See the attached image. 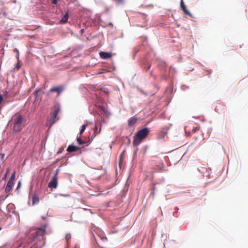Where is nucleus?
Here are the masks:
<instances>
[{
	"label": "nucleus",
	"mask_w": 248,
	"mask_h": 248,
	"mask_svg": "<svg viewBox=\"0 0 248 248\" xmlns=\"http://www.w3.org/2000/svg\"><path fill=\"white\" fill-rule=\"evenodd\" d=\"M46 225H43L31 233L32 246L31 248H41L45 244L44 235L46 233Z\"/></svg>",
	"instance_id": "f257e3e1"
},
{
	"label": "nucleus",
	"mask_w": 248,
	"mask_h": 248,
	"mask_svg": "<svg viewBox=\"0 0 248 248\" xmlns=\"http://www.w3.org/2000/svg\"><path fill=\"white\" fill-rule=\"evenodd\" d=\"M150 130L148 128L145 127L139 130L134 136L133 145L137 146L140 144L143 140L149 135Z\"/></svg>",
	"instance_id": "f03ea898"
},
{
	"label": "nucleus",
	"mask_w": 248,
	"mask_h": 248,
	"mask_svg": "<svg viewBox=\"0 0 248 248\" xmlns=\"http://www.w3.org/2000/svg\"><path fill=\"white\" fill-rule=\"evenodd\" d=\"M23 117L19 114H16L13 118V130L15 133L19 132L23 127Z\"/></svg>",
	"instance_id": "7ed1b4c3"
},
{
	"label": "nucleus",
	"mask_w": 248,
	"mask_h": 248,
	"mask_svg": "<svg viewBox=\"0 0 248 248\" xmlns=\"http://www.w3.org/2000/svg\"><path fill=\"white\" fill-rule=\"evenodd\" d=\"M16 178V171H14L10 178L7 184L6 188L5 189V192L7 193L11 191L13 188L14 184V181Z\"/></svg>",
	"instance_id": "20e7f679"
},
{
	"label": "nucleus",
	"mask_w": 248,
	"mask_h": 248,
	"mask_svg": "<svg viewBox=\"0 0 248 248\" xmlns=\"http://www.w3.org/2000/svg\"><path fill=\"white\" fill-rule=\"evenodd\" d=\"M58 183V177H56V175H54L48 183V186L51 188H56L57 187Z\"/></svg>",
	"instance_id": "39448f33"
},
{
	"label": "nucleus",
	"mask_w": 248,
	"mask_h": 248,
	"mask_svg": "<svg viewBox=\"0 0 248 248\" xmlns=\"http://www.w3.org/2000/svg\"><path fill=\"white\" fill-rule=\"evenodd\" d=\"M169 127H165L163 128V131L159 132L157 135L158 140H163L165 137L167 135V131L169 129Z\"/></svg>",
	"instance_id": "423d86ee"
},
{
	"label": "nucleus",
	"mask_w": 248,
	"mask_h": 248,
	"mask_svg": "<svg viewBox=\"0 0 248 248\" xmlns=\"http://www.w3.org/2000/svg\"><path fill=\"white\" fill-rule=\"evenodd\" d=\"M64 88L62 86L54 87L49 90L50 92H56L59 95L63 90Z\"/></svg>",
	"instance_id": "0eeeda50"
},
{
	"label": "nucleus",
	"mask_w": 248,
	"mask_h": 248,
	"mask_svg": "<svg viewBox=\"0 0 248 248\" xmlns=\"http://www.w3.org/2000/svg\"><path fill=\"white\" fill-rule=\"evenodd\" d=\"M180 6H181V8L182 9V10L183 11V12H184V13L186 15H189V16H191V15L190 14V13L189 12V11L187 10L186 8V5L184 4V2L183 1V0H181V2H180Z\"/></svg>",
	"instance_id": "6e6552de"
},
{
	"label": "nucleus",
	"mask_w": 248,
	"mask_h": 248,
	"mask_svg": "<svg viewBox=\"0 0 248 248\" xmlns=\"http://www.w3.org/2000/svg\"><path fill=\"white\" fill-rule=\"evenodd\" d=\"M100 56L101 58L104 59H107L108 58H111V54L109 52H100Z\"/></svg>",
	"instance_id": "1a4fd4ad"
},
{
	"label": "nucleus",
	"mask_w": 248,
	"mask_h": 248,
	"mask_svg": "<svg viewBox=\"0 0 248 248\" xmlns=\"http://www.w3.org/2000/svg\"><path fill=\"white\" fill-rule=\"evenodd\" d=\"M78 149H79V148L78 147L73 145H71L68 147V148L67 149V151L71 153V152L77 151Z\"/></svg>",
	"instance_id": "9d476101"
},
{
	"label": "nucleus",
	"mask_w": 248,
	"mask_h": 248,
	"mask_svg": "<svg viewBox=\"0 0 248 248\" xmlns=\"http://www.w3.org/2000/svg\"><path fill=\"white\" fill-rule=\"evenodd\" d=\"M137 118L135 117H132L128 120V124L129 126H131L135 124L137 121Z\"/></svg>",
	"instance_id": "9b49d317"
},
{
	"label": "nucleus",
	"mask_w": 248,
	"mask_h": 248,
	"mask_svg": "<svg viewBox=\"0 0 248 248\" xmlns=\"http://www.w3.org/2000/svg\"><path fill=\"white\" fill-rule=\"evenodd\" d=\"M56 122V118L51 117L50 119L46 122V125L50 127Z\"/></svg>",
	"instance_id": "f8f14e48"
},
{
	"label": "nucleus",
	"mask_w": 248,
	"mask_h": 248,
	"mask_svg": "<svg viewBox=\"0 0 248 248\" xmlns=\"http://www.w3.org/2000/svg\"><path fill=\"white\" fill-rule=\"evenodd\" d=\"M39 201V197L36 193H34L32 197V204L37 203Z\"/></svg>",
	"instance_id": "ddd939ff"
},
{
	"label": "nucleus",
	"mask_w": 248,
	"mask_h": 248,
	"mask_svg": "<svg viewBox=\"0 0 248 248\" xmlns=\"http://www.w3.org/2000/svg\"><path fill=\"white\" fill-rule=\"evenodd\" d=\"M68 19V13L67 12L60 20L61 23H65Z\"/></svg>",
	"instance_id": "4468645a"
},
{
	"label": "nucleus",
	"mask_w": 248,
	"mask_h": 248,
	"mask_svg": "<svg viewBox=\"0 0 248 248\" xmlns=\"http://www.w3.org/2000/svg\"><path fill=\"white\" fill-rule=\"evenodd\" d=\"M60 111V108L59 107H57L55 108L52 114V117L55 118L56 119L57 115Z\"/></svg>",
	"instance_id": "2eb2a0df"
},
{
	"label": "nucleus",
	"mask_w": 248,
	"mask_h": 248,
	"mask_svg": "<svg viewBox=\"0 0 248 248\" xmlns=\"http://www.w3.org/2000/svg\"><path fill=\"white\" fill-rule=\"evenodd\" d=\"M17 63H16V65L15 68L17 70H18L21 67V63L19 60L18 55L17 56Z\"/></svg>",
	"instance_id": "dca6fc26"
},
{
	"label": "nucleus",
	"mask_w": 248,
	"mask_h": 248,
	"mask_svg": "<svg viewBox=\"0 0 248 248\" xmlns=\"http://www.w3.org/2000/svg\"><path fill=\"white\" fill-rule=\"evenodd\" d=\"M86 125L87 124H84L83 125H82L81 126V128L80 130V132H79V134H82L84 131H85V129H86Z\"/></svg>",
	"instance_id": "f3484780"
},
{
	"label": "nucleus",
	"mask_w": 248,
	"mask_h": 248,
	"mask_svg": "<svg viewBox=\"0 0 248 248\" xmlns=\"http://www.w3.org/2000/svg\"><path fill=\"white\" fill-rule=\"evenodd\" d=\"M77 140L79 145L83 144V141L82 140L80 137H77Z\"/></svg>",
	"instance_id": "a211bd4d"
},
{
	"label": "nucleus",
	"mask_w": 248,
	"mask_h": 248,
	"mask_svg": "<svg viewBox=\"0 0 248 248\" xmlns=\"http://www.w3.org/2000/svg\"><path fill=\"white\" fill-rule=\"evenodd\" d=\"M9 169H8L7 170H6V173L4 174V175L3 176V178H2V179L5 180L7 178V174L8 173H9Z\"/></svg>",
	"instance_id": "6ab92c4d"
},
{
	"label": "nucleus",
	"mask_w": 248,
	"mask_h": 248,
	"mask_svg": "<svg viewBox=\"0 0 248 248\" xmlns=\"http://www.w3.org/2000/svg\"><path fill=\"white\" fill-rule=\"evenodd\" d=\"M200 129V128L199 127H194L193 128L192 131L194 132H196L197 131L199 130Z\"/></svg>",
	"instance_id": "aec40b11"
},
{
	"label": "nucleus",
	"mask_w": 248,
	"mask_h": 248,
	"mask_svg": "<svg viewBox=\"0 0 248 248\" xmlns=\"http://www.w3.org/2000/svg\"><path fill=\"white\" fill-rule=\"evenodd\" d=\"M63 150H64V148H62V147H61V148L59 149V151L58 152V154H60L62 153V152L63 151Z\"/></svg>",
	"instance_id": "412c9836"
},
{
	"label": "nucleus",
	"mask_w": 248,
	"mask_h": 248,
	"mask_svg": "<svg viewBox=\"0 0 248 248\" xmlns=\"http://www.w3.org/2000/svg\"><path fill=\"white\" fill-rule=\"evenodd\" d=\"M51 2L53 4H57L58 2V0H51Z\"/></svg>",
	"instance_id": "4be33fe9"
},
{
	"label": "nucleus",
	"mask_w": 248,
	"mask_h": 248,
	"mask_svg": "<svg viewBox=\"0 0 248 248\" xmlns=\"http://www.w3.org/2000/svg\"><path fill=\"white\" fill-rule=\"evenodd\" d=\"M90 143H91V142L90 141V140H89L88 141H83V144H86L87 145H88L90 144Z\"/></svg>",
	"instance_id": "5701e85b"
},
{
	"label": "nucleus",
	"mask_w": 248,
	"mask_h": 248,
	"mask_svg": "<svg viewBox=\"0 0 248 248\" xmlns=\"http://www.w3.org/2000/svg\"><path fill=\"white\" fill-rule=\"evenodd\" d=\"M20 186H21V182H18V184L17 185V188H16V189L18 190V189L20 188Z\"/></svg>",
	"instance_id": "b1692460"
},
{
	"label": "nucleus",
	"mask_w": 248,
	"mask_h": 248,
	"mask_svg": "<svg viewBox=\"0 0 248 248\" xmlns=\"http://www.w3.org/2000/svg\"><path fill=\"white\" fill-rule=\"evenodd\" d=\"M70 237H71V236H70V234H67V235H66V237H65L66 239L67 240H69V239H70Z\"/></svg>",
	"instance_id": "393cba45"
},
{
	"label": "nucleus",
	"mask_w": 248,
	"mask_h": 248,
	"mask_svg": "<svg viewBox=\"0 0 248 248\" xmlns=\"http://www.w3.org/2000/svg\"><path fill=\"white\" fill-rule=\"evenodd\" d=\"M58 172H59V170H56V173L55 174V175H56V177H57V175H58Z\"/></svg>",
	"instance_id": "a878e982"
},
{
	"label": "nucleus",
	"mask_w": 248,
	"mask_h": 248,
	"mask_svg": "<svg viewBox=\"0 0 248 248\" xmlns=\"http://www.w3.org/2000/svg\"><path fill=\"white\" fill-rule=\"evenodd\" d=\"M61 195L62 196H64V197H69V194H65V195L61 194Z\"/></svg>",
	"instance_id": "bb28decb"
},
{
	"label": "nucleus",
	"mask_w": 248,
	"mask_h": 248,
	"mask_svg": "<svg viewBox=\"0 0 248 248\" xmlns=\"http://www.w3.org/2000/svg\"><path fill=\"white\" fill-rule=\"evenodd\" d=\"M155 184L154 185L153 187L152 188V191H155Z\"/></svg>",
	"instance_id": "cd10ccee"
},
{
	"label": "nucleus",
	"mask_w": 248,
	"mask_h": 248,
	"mask_svg": "<svg viewBox=\"0 0 248 248\" xmlns=\"http://www.w3.org/2000/svg\"><path fill=\"white\" fill-rule=\"evenodd\" d=\"M154 194H155V191H152V192L151 193V195H152L153 196H154Z\"/></svg>",
	"instance_id": "c85d7f7f"
},
{
	"label": "nucleus",
	"mask_w": 248,
	"mask_h": 248,
	"mask_svg": "<svg viewBox=\"0 0 248 248\" xmlns=\"http://www.w3.org/2000/svg\"><path fill=\"white\" fill-rule=\"evenodd\" d=\"M124 151L123 152V153L121 155V157H122L123 156H124Z\"/></svg>",
	"instance_id": "c756f323"
},
{
	"label": "nucleus",
	"mask_w": 248,
	"mask_h": 248,
	"mask_svg": "<svg viewBox=\"0 0 248 248\" xmlns=\"http://www.w3.org/2000/svg\"><path fill=\"white\" fill-rule=\"evenodd\" d=\"M97 126H95V130H97Z\"/></svg>",
	"instance_id": "7c9ffc66"
},
{
	"label": "nucleus",
	"mask_w": 248,
	"mask_h": 248,
	"mask_svg": "<svg viewBox=\"0 0 248 248\" xmlns=\"http://www.w3.org/2000/svg\"><path fill=\"white\" fill-rule=\"evenodd\" d=\"M83 31H84V30H83V29L81 30V31L82 32H83Z\"/></svg>",
	"instance_id": "2f4dec72"
},
{
	"label": "nucleus",
	"mask_w": 248,
	"mask_h": 248,
	"mask_svg": "<svg viewBox=\"0 0 248 248\" xmlns=\"http://www.w3.org/2000/svg\"><path fill=\"white\" fill-rule=\"evenodd\" d=\"M4 93H6V94H7V92H6V91H5V92H4Z\"/></svg>",
	"instance_id": "473e14b6"
},
{
	"label": "nucleus",
	"mask_w": 248,
	"mask_h": 248,
	"mask_svg": "<svg viewBox=\"0 0 248 248\" xmlns=\"http://www.w3.org/2000/svg\"><path fill=\"white\" fill-rule=\"evenodd\" d=\"M1 229V228H0V230Z\"/></svg>",
	"instance_id": "72a5a7b5"
}]
</instances>
